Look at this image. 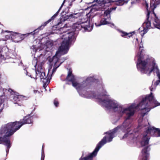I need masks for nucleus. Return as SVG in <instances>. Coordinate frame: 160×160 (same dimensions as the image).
<instances>
[{"label":"nucleus","instance_id":"nucleus-39","mask_svg":"<svg viewBox=\"0 0 160 160\" xmlns=\"http://www.w3.org/2000/svg\"><path fill=\"white\" fill-rule=\"evenodd\" d=\"M56 68H53L52 70V73L54 72L55 71Z\"/></svg>","mask_w":160,"mask_h":160},{"label":"nucleus","instance_id":"nucleus-50","mask_svg":"<svg viewBox=\"0 0 160 160\" xmlns=\"http://www.w3.org/2000/svg\"><path fill=\"white\" fill-rule=\"evenodd\" d=\"M30 77H31V78H32V76L31 75H30Z\"/></svg>","mask_w":160,"mask_h":160},{"label":"nucleus","instance_id":"nucleus-51","mask_svg":"<svg viewBox=\"0 0 160 160\" xmlns=\"http://www.w3.org/2000/svg\"><path fill=\"white\" fill-rule=\"evenodd\" d=\"M64 29V28H62L63 29Z\"/></svg>","mask_w":160,"mask_h":160},{"label":"nucleus","instance_id":"nucleus-9","mask_svg":"<svg viewBox=\"0 0 160 160\" xmlns=\"http://www.w3.org/2000/svg\"><path fill=\"white\" fill-rule=\"evenodd\" d=\"M42 69L41 66L38 67L37 71H36V74L37 75L36 76V79H37L38 78L37 76L38 75V72L39 75L41 80L42 82H46L48 80H49V77H48V76H46L45 75V72L43 71Z\"/></svg>","mask_w":160,"mask_h":160},{"label":"nucleus","instance_id":"nucleus-32","mask_svg":"<svg viewBox=\"0 0 160 160\" xmlns=\"http://www.w3.org/2000/svg\"><path fill=\"white\" fill-rule=\"evenodd\" d=\"M159 83H160V80H157L155 82V84L156 86H157L159 84Z\"/></svg>","mask_w":160,"mask_h":160},{"label":"nucleus","instance_id":"nucleus-27","mask_svg":"<svg viewBox=\"0 0 160 160\" xmlns=\"http://www.w3.org/2000/svg\"><path fill=\"white\" fill-rule=\"evenodd\" d=\"M53 102L54 105L56 107H58L59 105V102L57 98H55L53 101Z\"/></svg>","mask_w":160,"mask_h":160},{"label":"nucleus","instance_id":"nucleus-46","mask_svg":"<svg viewBox=\"0 0 160 160\" xmlns=\"http://www.w3.org/2000/svg\"><path fill=\"white\" fill-rule=\"evenodd\" d=\"M67 84H70L68 82L66 83Z\"/></svg>","mask_w":160,"mask_h":160},{"label":"nucleus","instance_id":"nucleus-17","mask_svg":"<svg viewBox=\"0 0 160 160\" xmlns=\"http://www.w3.org/2000/svg\"><path fill=\"white\" fill-rule=\"evenodd\" d=\"M97 154L93 152L85 157H83L82 155L79 160H93V158L96 156Z\"/></svg>","mask_w":160,"mask_h":160},{"label":"nucleus","instance_id":"nucleus-19","mask_svg":"<svg viewBox=\"0 0 160 160\" xmlns=\"http://www.w3.org/2000/svg\"><path fill=\"white\" fill-rule=\"evenodd\" d=\"M65 80L66 81L68 82H72L74 81L75 80V79L74 75L72 74V71L69 70L68 72V75L66 78Z\"/></svg>","mask_w":160,"mask_h":160},{"label":"nucleus","instance_id":"nucleus-10","mask_svg":"<svg viewBox=\"0 0 160 160\" xmlns=\"http://www.w3.org/2000/svg\"><path fill=\"white\" fill-rule=\"evenodd\" d=\"M157 5L155 3H152L150 4V8L153 12V13L155 17L154 19V22L153 23L154 26L157 28L160 29V22L159 20L158 19V17L156 16V13L154 12V9L157 7Z\"/></svg>","mask_w":160,"mask_h":160},{"label":"nucleus","instance_id":"nucleus-18","mask_svg":"<svg viewBox=\"0 0 160 160\" xmlns=\"http://www.w3.org/2000/svg\"><path fill=\"white\" fill-rule=\"evenodd\" d=\"M20 35L18 33L13 32L12 33L6 35L5 37V38L4 40L6 41L10 38L13 39L19 38H20Z\"/></svg>","mask_w":160,"mask_h":160},{"label":"nucleus","instance_id":"nucleus-15","mask_svg":"<svg viewBox=\"0 0 160 160\" xmlns=\"http://www.w3.org/2000/svg\"><path fill=\"white\" fill-rule=\"evenodd\" d=\"M93 18H96L97 20H100L99 22L97 21L95 22V24L97 26H100L102 25H106L109 23L108 22L106 21V19L105 18H103L101 19L99 16L96 17L95 16Z\"/></svg>","mask_w":160,"mask_h":160},{"label":"nucleus","instance_id":"nucleus-49","mask_svg":"<svg viewBox=\"0 0 160 160\" xmlns=\"http://www.w3.org/2000/svg\"><path fill=\"white\" fill-rule=\"evenodd\" d=\"M152 89H151V91H152Z\"/></svg>","mask_w":160,"mask_h":160},{"label":"nucleus","instance_id":"nucleus-48","mask_svg":"<svg viewBox=\"0 0 160 160\" xmlns=\"http://www.w3.org/2000/svg\"><path fill=\"white\" fill-rule=\"evenodd\" d=\"M146 6H147V7H148V4H146Z\"/></svg>","mask_w":160,"mask_h":160},{"label":"nucleus","instance_id":"nucleus-2","mask_svg":"<svg viewBox=\"0 0 160 160\" xmlns=\"http://www.w3.org/2000/svg\"><path fill=\"white\" fill-rule=\"evenodd\" d=\"M33 116L30 114L24 117L20 121H15L7 123L4 127V130L7 135L3 138H0V142L4 141L8 148L10 147V139L8 136L12 135L17 131L23 125L33 123Z\"/></svg>","mask_w":160,"mask_h":160},{"label":"nucleus","instance_id":"nucleus-24","mask_svg":"<svg viewBox=\"0 0 160 160\" xmlns=\"http://www.w3.org/2000/svg\"><path fill=\"white\" fill-rule=\"evenodd\" d=\"M22 96L20 95H15L13 98V100L14 101L15 103H18L21 100Z\"/></svg>","mask_w":160,"mask_h":160},{"label":"nucleus","instance_id":"nucleus-31","mask_svg":"<svg viewBox=\"0 0 160 160\" xmlns=\"http://www.w3.org/2000/svg\"><path fill=\"white\" fill-rule=\"evenodd\" d=\"M49 81L48 80L47 82H42L43 83V87H44V88H45V87L47 86L48 84V83H49Z\"/></svg>","mask_w":160,"mask_h":160},{"label":"nucleus","instance_id":"nucleus-30","mask_svg":"<svg viewBox=\"0 0 160 160\" xmlns=\"http://www.w3.org/2000/svg\"><path fill=\"white\" fill-rule=\"evenodd\" d=\"M141 0H133L131 2V4H133L136 3H139L140 2Z\"/></svg>","mask_w":160,"mask_h":160},{"label":"nucleus","instance_id":"nucleus-3","mask_svg":"<svg viewBox=\"0 0 160 160\" xmlns=\"http://www.w3.org/2000/svg\"><path fill=\"white\" fill-rule=\"evenodd\" d=\"M143 49L140 51V54L138 57V62L137 64V67L138 69L142 73H148V76H150L152 72H156L157 76L160 80V72L158 68V65L156 64L155 62L153 61L152 63V67L150 70L148 67L150 63V59L149 57L147 56L146 57L143 58L141 54Z\"/></svg>","mask_w":160,"mask_h":160},{"label":"nucleus","instance_id":"nucleus-5","mask_svg":"<svg viewBox=\"0 0 160 160\" xmlns=\"http://www.w3.org/2000/svg\"><path fill=\"white\" fill-rule=\"evenodd\" d=\"M126 122L124 121L122 123V126L120 127L119 126H117V127L114 128L112 131H110V132H106V133L108 134L107 135L104 136L102 139L97 144L93 152L97 153L102 146L107 142V140L108 142L111 141L112 140V138L114 137L115 134L120 128H121L122 129L124 128V129H125L128 132L130 126L129 124H128V125L127 124Z\"/></svg>","mask_w":160,"mask_h":160},{"label":"nucleus","instance_id":"nucleus-45","mask_svg":"<svg viewBox=\"0 0 160 160\" xmlns=\"http://www.w3.org/2000/svg\"><path fill=\"white\" fill-rule=\"evenodd\" d=\"M116 7L113 8H112V9H114V10H115V9H116Z\"/></svg>","mask_w":160,"mask_h":160},{"label":"nucleus","instance_id":"nucleus-1","mask_svg":"<svg viewBox=\"0 0 160 160\" xmlns=\"http://www.w3.org/2000/svg\"><path fill=\"white\" fill-rule=\"evenodd\" d=\"M148 102L150 103L152 102L154 103L155 106L153 108L160 105V103L158 102L155 99L152 93L151 92L150 94L147 95L144 98H143L137 106L135 104H132L128 108L122 110V106L118 104L116 111H114L117 112L118 113L122 114L126 113L127 117L126 118L125 121H127L130 119L131 117L134 115L135 113V109H136L137 107H140V109L141 110L146 109L148 107Z\"/></svg>","mask_w":160,"mask_h":160},{"label":"nucleus","instance_id":"nucleus-44","mask_svg":"<svg viewBox=\"0 0 160 160\" xmlns=\"http://www.w3.org/2000/svg\"><path fill=\"white\" fill-rule=\"evenodd\" d=\"M64 35H63V37H62V39H65V38L63 37H64Z\"/></svg>","mask_w":160,"mask_h":160},{"label":"nucleus","instance_id":"nucleus-7","mask_svg":"<svg viewBox=\"0 0 160 160\" xmlns=\"http://www.w3.org/2000/svg\"><path fill=\"white\" fill-rule=\"evenodd\" d=\"M98 80L95 79L93 77H88L84 81H83L81 83H79L75 81L71 82L73 86L75 87H77V89L80 90L84 89L86 91L90 88L91 85L93 83L95 82H98Z\"/></svg>","mask_w":160,"mask_h":160},{"label":"nucleus","instance_id":"nucleus-34","mask_svg":"<svg viewBox=\"0 0 160 160\" xmlns=\"http://www.w3.org/2000/svg\"><path fill=\"white\" fill-rule=\"evenodd\" d=\"M150 13V12H149L148 11V13L147 14V19H149V18Z\"/></svg>","mask_w":160,"mask_h":160},{"label":"nucleus","instance_id":"nucleus-43","mask_svg":"<svg viewBox=\"0 0 160 160\" xmlns=\"http://www.w3.org/2000/svg\"><path fill=\"white\" fill-rule=\"evenodd\" d=\"M2 109H3L2 108L1 109H0V113L2 112Z\"/></svg>","mask_w":160,"mask_h":160},{"label":"nucleus","instance_id":"nucleus-20","mask_svg":"<svg viewBox=\"0 0 160 160\" xmlns=\"http://www.w3.org/2000/svg\"><path fill=\"white\" fill-rule=\"evenodd\" d=\"M150 138L147 136L146 134L143 135L142 138V140L140 142L141 147H143L148 145Z\"/></svg>","mask_w":160,"mask_h":160},{"label":"nucleus","instance_id":"nucleus-35","mask_svg":"<svg viewBox=\"0 0 160 160\" xmlns=\"http://www.w3.org/2000/svg\"><path fill=\"white\" fill-rule=\"evenodd\" d=\"M147 29H144L143 30V35L144 34H145L146 33H147Z\"/></svg>","mask_w":160,"mask_h":160},{"label":"nucleus","instance_id":"nucleus-28","mask_svg":"<svg viewBox=\"0 0 160 160\" xmlns=\"http://www.w3.org/2000/svg\"><path fill=\"white\" fill-rule=\"evenodd\" d=\"M111 12V11L109 10H107L105 11L104 13V17H108V15L110 16V14Z\"/></svg>","mask_w":160,"mask_h":160},{"label":"nucleus","instance_id":"nucleus-21","mask_svg":"<svg viewBox=\"0 0 160 160\" xmlns=\"http://www.w3.org/2000/svg\"><path fill=\"white\" fill-rule=\"evenodd\" d=\"M64 2L65 1H63L62 4L61 5V6L60 7L58 11L52 16V17L51 18H50L47 21L44 22V26H46L48 23L51 22L52 20H54V19L55 18L56 16L58 15V14L59 12H60V9H61L63 5L64 4Z\"/></svg>","mask_w":160,"mask_h":160},{"label":"nucleus","instance_id":"nucleus-40","mask_svg":"<svg viewBox=\"0 0 160 160\" xmlns=\"http://www.w3.org/2000/svg\"><path fill=\"white\" fill-rule=\"evenodd\" d=\"M62 62H61V63L59 64V65H58L57 67H56V68H58V67H59V66L61 65V64L62 63Z\"/></svg>","mask_w":160,"mask_h":160},{"label":"nucleus","instance_id":"nucleus-41","mask_svg":"<svg viewBox=\"0 0 160 160\" xmlns=\"http://www.w3.org/2000/svg\"><path fill=\"white\" fill-rule=\"evenodd\" d=\"M143 48V46H142V47L141 46V45H140V46H139V50H140V48Z\"/></svg>","mask_w":160,"mask_h":160},{"label":"nucleus","instance_id":"nucleus-23","mask_svg":"<svg viewBox=\"0 0 160 160\" xmlns=\"http://www.w3.org/2000/svg\"><path fill=\"white\" fill-rule=\"evenodd\" d=\"M44 23L41 25L37 29H36L34 31H33L32 32H31V33H29V34H31L33 35H35L36 34L38 33L39 32L40 30L42 29L45 26H44Z\"/></svg>","mask_w":160,"mask_h":160},{"label":"nucleus","instance_id":"nucleus-4","mask_svg":"<svg viewBox=\"0 0 160 160\" xmlns=\"http://www.w3.org/2000/svg\"><path fill=\"white\" fill-rule=\"evenodd\" d=\"M74 31L72 32H68L67 33L68 36V39L63 41L61 43V45L59 47L58 50L56 54L51 59V62L54 63V66L59 62V59L57 56L59 53L64 55L67 53L69 49V44L75 37V32Z\"/></svg>","mask_w":160,"mask_h":160},{"label":"nucleus","instance_id":"nucleus-33","mask_svg":"<svg viewBox=\"0 0 160 160\" xmlns=\"http://www.w3.org/2000/svg\"><path fill=\"white\" fill-rule=\"evenodd\" d=\"M128 136V133H125L124 135L123 136L122 139H124L127 138Z\"/></svg>","mask_w":160,"mask_h":160},{"label":"nucleus","instance_id":"nucleus-47","mask_svg":"<svg viewBox=\"0 0 160 160\" xmlns=\"http://www.w3.org/2000/svg\"><path fill=\"white\" fill-rule=\"evenodd\" d=\"M84 24H86L85 23H87V24H88V23L87 22H84Z\"/></svg>","mask_w":160,"mask_h":160},{"label":"nucleus","instance_id":"nucleus-12","mask_svg":"<svg viewBox=\"0 0 160 160\" xmlns=\"http://www.w3.org/2000/svg\"><path fill=\"white\" fill-rule=\"evenodd\" d=\"M128 1V0H103L101 3L103 5L114 2L117 5L122 6L124 4H127Z\"/></svg>","mask_w":160,"mask_h":160},{"label":"nucleus","instance_id":"nucleus-38","mask_svg":"<svg viewBox=\"0 0 160 160\" xmlns=\"http://www.w3.org/2000/svg\"><path fill=\"white\" fill-rule=\"evenodd\" d=\"M146 113H142V114H141V116H142V117H144V115H145Z\"/></svg>","mask_w":160,"mask_h":160},{"label":"nucleus","instance_id":"nucleus-14","mask_svg":"<svg viewBox=\"0 0 160 160\" xmlns=\"http://www.w3.org/2000/svg\"><path fill=\"white\" fill-rule=\"evenodd\" d=\"M89 27V25L84 24V23L82 22L80 23H76L74 24L73 28L74 29V31L81 30L82 28H83L85 30H87Z\"/></svg>","mask_w":160,"mask_h":160},{"label":"nucleus","instance_id":"nucleus-22","mask_svg":"<svg viewBox=\"0 0 160 160\" xmlns=\"http://www.w3.org/2000/svg\"><path fill=\"white\" fill-rule=\"evenodd\" d=\"M78 13L71 14L69 15H68L64 17V21L68 20L69 18H77L78 17Z\"/></svg>","mask_w":160,"mask_h":160},{"label":"nucleus","instance_id":"nucleus-26","mask_svg":"<svg viewBox=\"0 0 160 160\" xmlns=\"http://www.w3.org/2000/svg\"><path fill=\"white\" fill-rule=\"evenodd\" d=\"M143 25L146 26V28H147L151 26L150 21L148 19H146L145 21L143 23Z\"/></svg>","mask_w":160,"mask_h":160},{"label":"nucleus","instance_id":"nucleus-29","mask_svg":"<svg viewBox=\"0 0 160 160\" xmlns=\"http://www.w3.org/2000/svg\"><path fill=\"white\" fill-rule=\"evenodd\" d=\"M45 158V155L44 153V150L43 149V148H42V155L41 157V160H44Z\"/></svg>","mask_w":160,"mask_h":160},{"label":"nucleus","instance_id":"nucleus-13","mask_svg":"<svg viewBox=\"0 0 160 160\" xmlns=\"http://www.w3.org/2000/svg\"><path fill=\"white\" fill-rule=\"evenodd\" d=\"M146 132L147 134L153 133V135L156 137L160 136V129L158 128H155L153 127L148 128Z\"/></svg>","mask_w":160,"mask_h":160},{"label":"nucleus","instance_id":"nucleus-52","mask_svg":"<svg viewBox=\"0 0 160 160\" xmlns=\"http://www.w3.org/2000/svg\"><path fill=\"white\" fill-rule=\"evenodd\" d=\"M64 1L65 2V0H64Z\"/></svg>","mask_w":160,"mask_h":160},{"label":"nucleus","instance_id":"nucleus-36","mask_svg":"<svg viewBox=\"0 0 160 160\" xmlns=\"http://www.w3.org/2000/svg\"><path fill=\"white\" fill-rule=\"evenodd\" d=\"M104 93L103 95H102V96H107V95L106 94L107 93V92L106 91V90H105L104 91Z\"/></svg>","mask_w":160,"mask_h":160},{"label":"nucleus","instance_id":"nucleus-25","mask_svg":"<svg viewBox=\"0 0 160 160\" xmlns=\"http://www.w3.org/2000/svg\"><path fill=\"white\" fill-rule=\"evenodd\" d=\"M122 33V34L121 36L123 37H125V36H127L129 38H130V37H132V33H134V32H132L128 33L126 32L121 31H120Z\"/></svg>","mask_w":160,"mask_h":160},{"label":"nucleus","instance_id":"nucleus-8","mask_svg":"<svg viewBox=\"0 0 160 160\" xmlns=\"http://www.w3.org/2000/svg\"><path fill=\"white\" fill-rule=\"evenodd\" d=\"M101 101L105 104L106 108L108 109L112 108L114 111H116V108H117L118 104L117 103L109 99H101Z\"/></svg>","mask_w":160,"mask_h":160},{"label":"nucleus","instance_id":"nucleus-16","mask_svg":"<svg viewBox=\"0 0 160 160\" xmlns=\"http://www.w3.org/2000/svg\"><path fill=\"white\" fill-rule=\"evenodd\" d=\"M102 1L101 2L99 3V4H95L93 5H92L91 7V9L90 10L89 13H91V12H94L98 11V10H101L100 9L101 7H104L105 6V5L106 4H102L101 3Z\"/></svg>","mask_w":160,"mask_h":160},{"label":"nucleus","instance_id":"nucleus-37","mask_svg":"<svg viewBox=\"0 0 160 160\" xmlns=\"http://www.w3.org/2000/svg\"><path fill=\"white\" fill-rule=\"evenodd\" d=\"M96 2H98V4H99V3L101 2V1H100V0H96Z\"/></svg>","mask_w":160,"mask_h":160},{"label":"nucleus","instance_id":"nucleus-11","mask_svg":"<svg viewBox=\"0 0 160 160\" xmlns=\"http://www.w3.org/2000/svg\"><path fill=\"white\" fill-rule=\"evenodd\" d=\"M150 150L149 146L145 147L142 150V155L140 157L141 160H149V151Z\"/></svg>","mask_w":160,"mask_h":160},{"label":"nucleus","instance_id":"nucleus-42","mask_svg":"<svg viewBox=\"0 0 160 160\" xmlns=\"http://www.w3.org/2000/svg\"><path fill=\"white\" fill-rule=\"evenodd\" d=\"M26 75H27L28 76V72L27 71H26Z\"/></svg>","mask_w":160,"mask_h":160},{"label":"nucleus","instance_id":"nucleus-6","mask_svg":"<svg viewBox=\"0 0 160 160\" xmlns=\"http://www.w3.org/2000/svg\"><path fill=\"white\" fill-rule=\"evenodd\" d=\"M126 122L124 121L122 123V126L120 127L119 126H117V127L114 128L112 131H110V132H106V133L108 134L107 135L104 136L102 139L97 144L93 152L97 153L102 146L107 142V140L108 142L111 141L112 140V138L114 137L115 134L120 128H121L122 129L124 128V129H125L128 132L130 126L129 124H128V125L127 124Z\"/></svg>","mask_w":160,"mask_h":160}]
</instances>
